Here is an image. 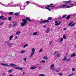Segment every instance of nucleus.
<instances>
[{
  "mask_svg": "<svg viewBox=\"0 0 76 76\" xmlns=\"http://www.w3.org/2000/svg\"><path fill=\"white\" fill-rule=\"evenodd\" d=\"M22 21L23 22H22L21 23V26L23 27L25 25V24L26 23H27V22H28V21L26 19H24L22 20Z\"/></svg>",
  "mask_w": 76,
  "mask_h": 76,
  "instance_id": "nucleus-1",
  "label": "nucleus"
},
{
  "mask_svg": "<svg viewBox=\"0 0 76 76\" xmlns=\"http://www.w3.org/2000/svg\"><path fill=\"white\" fill-rule=\"evenodd\" d=\"M31 51H32V53H31V55L30 56V58H31L32 56H33L34 54V53H35V48H32L31 49Z\"/></svg>",
  "mask_w": 76,
  "mask_h": 76,
  "instance_id": "nucleus-2",
  "label": "nucleus"
},
{
  "mask_svg": "<svg viewBox=\"0 0 76 76\" xmlns=\"http://www.w3.org/2000/svg\"><path fill=\"white\" fill-rule=\"evenodd\" d=\"M72 2H73L72 1L69 0L68 1H64L63 3H64L67 4L68 3H72Z\"/></svg>",
  "mask_w": 76,
  "mask_h": 76,
  "instance_id": "nucleus-3",
  "label": "nucleus"
},
{
  "mask_svg": "<svg viewBox=\"0 0 76 76\" xmlns=\"http://www.w3.org/2000/svg\"><path fill=\"white\" fill-rule=\"evenodd\" d=\"M1 65H2V66H5V67H9L10 66L7 64H3L1 63Z\"/></svg>",
  "mask_w": 76,
  "mask_h": 76,
  "instance_id": "nucleus-4",
  "label": "nucleus"
},
{
  "mask_svg": "<svg viewBox=\"0 0 76 76\" xmlns=\"http://www.w3.org/2000/svg\"><path fill=\"white\" fill-rule=\"evenodd\" d=\"M55 23H56V24H55V25L56 26H57L58 25H60V24L61 23V22H59V23H57V22H58V21H56L55 22Z\"/></svg>",
  "mask_w": 76,
  "mask_h": 76,
  "instance_id": "nucleus-5",
  "label": "nucleus"
},
{
  "mask_svg": "<svg viewBox=\"0 0 76 76\" xmlns=\"http://www.w3.org/2000/svg\"><path fill=\"white\" fill-rule=\"evenodd\" d=\"M49 7H50V6L49 5H48L47 7H45V8H43V9H48L49 11H51V9L50 8H49Z\"/></svg>",
  "mask_w": 76,
  "mask_h": 76,
  "instance_id": "nucleus-6",
  "label": "nucleus"
},
{
  "mask_svg": "<svg viewBox=\"0 0 76 76\" xmlns=\"http://www.w3.org/2000/svg\"><path fill=\"white\" fill-rule=\"evenodd\" d=\"M67 6V5L64 4V5H62L61 6H59V8L61 9V8H63V7H66Z\"/></svg>",
  "mask_w": 76,
  "mask_h": 76,
  "instance_id": "nucleus-7",
  "label": "nucleus"
},
{
  "mask_svg": "<svg viewBox=\"0 0 76 76\" xmlns=\"http://www.w3.org/2000/svg\"><path fill=\"white\" fill-rule=\"evenodd\" d=\"M14 69H18V70H23V68L19 67H14Z\"/></svg>",
  "mask_w": 76,
  "mask_h": 76,
  "instance_id": "nucleus-8",
  "label": "nucleus"
},
{
  "mask_svg": "<svg viewBox=\"0 0 76 76\" xmlns=\"http://www.w3.org/2000/svg\"><path fill=\"white\" fill-rule=\"evenodd\" d=\"M75 56H76L75 53H74L73 54L70 55V57H75Z\"/></svg>",
  "mask_w": 76,
  "mask_h": 76,
  "instance_id": "nucleus-9",
  "label": "nucleus"
},
{
  "mask_svg": "<svg viewBox=\"0 0 76 76\" xmlns=\"http://www.w3.org/2000/svg\"><path fill=\"white\" fill-rule=\"evenodd\" d=\"M54 67V64H52V65L50 66V69H52V70H54L55 69L54 68H53V67Z\"/></svg>",
  "mask_w": 76,
  "mask_h": 76,
  "instance_id": "nucleus-10",
  "label": "nucleus"
},
{
  "mask_svg": "<svg viewBox=\"0 0 76 76\" xmlns=\"http://www.w3.org/2000/svg\"><path fill=\"white\" fill-rule=\"evenodd\" d=\"M10 66H11V67H15V66H16V65L13 64H10Z\"/></svg>",
  "mask_w": 76,
  "mask_h": 76,
  "instance_id": "nucleus-11",
  "label": "nucleus"
},
{
  "mask_svg": "<svg viewBox=\"0 0 76 76\" xmlns=\"http://www.w3.org/2000/svg\"><path fill=\"white\" fill-rule=\"evenodd\" d=\"M20 10H23L25 9V7L23 6H20Z\"/></svg>",
  "mask_w": 76,
  "mask_h": 76,
  "instance_id": "nucleus-12",
  "label": "nucleus"
},
{
  "mask_svg": "<svg viewBox=\"0 0 76 76\" xmlns=\"http://www.w3.org/2000/svg\"><path fill=\"white\" fill-rule=\"evenodd\" d=\"M20 14V12H16L14 14V15L15 16H18Z\"/></svg>",
  "mask_w": 76,
  "mask_h": 76,
  "instance_id": "nucleus-13",
  "label": "nucleus"
},
{
  "mask_svg": "<svg viewBox=\"0 0 76 76\" xmlns=\"http://www.w3.org/2000/svg\"><path fill=\"white\" fill-rule=\"evenodd\" d=\"M36 68L37 67L33 66L30 68V69H31V70H33L34 69H36Z\"/></svg>",
  "mask_w": 76,
  "mask_h": 76,
  "instance_id": "nucleus-14",
  "label": "nucleus"
},
{
  "mask_svg": "<svg viewBox=\"0 0 76 76\" xmlns=\"http://www.w3.org/2000/svg\"><path fill=\"white\" fill-rule=\"evenodd\" d=\"M50 32V29L48 28H47L46 31V33H48Z\"/></svg>",
  "mask_w": 76,
  "mask_h": 76,
  "instance_id": "nucleus-15",
  "label": "nucleus"
},
{
  "mask_svg": "<svg viewBox=\"0 0 76 76\" xmlns=\"http://www.w3.org/2000/svg\"><path fill=\"white\" fill-rule=\"evenodd\" d=\"M70 18V15H69L67 16V17L66 18V19L67 20H69Z\"/></svg>",
  "mask_w": 76,
  "mask_h": 76,
  "instance_id": "nucleus-16",
  "label": "nucleus"
},
{
  "mask_svg": "<svg viewBox=\"0 0 76 76\" xmlns=\"http://www.w3.org/2000/svg\"><path fill=\"white\" fill-rule=\"evenodd\" d=\"M66 58H67V57H66V56H65L64 57V58L62 59V60H63V61H66V60L67 59Z\"/></svg>",
  "mask_w": 76,
  "mask_h": 76,
  "instance_id": "nucleus-17",
  "label": "nucleus"
},
{
  "mask_svg": "<svg viewBox=\"0 0 76 76\" xmlns=\"http://www.w3.org/2000/svg\"><path fill=\"white\" fill-rule=\"evenodd\" d=\"M13 38V36L12 35L10 37L9 40H12V38Z\"/></svg>",
  "mask_w": 76,
  "mask_h": 76,
  "instance_id": "nucleus-18",
  "label": "nucleus"
},
{
  "mask_svg": "<svg viewBox=\"0 0 76 76\" xmlns=\"http://www.w3.org/2000/svg\"><path fill=\"white\" fill-rule=\"evenodd\" d=\"M26 19H27V20H29V21L30 22H31V20H30L29 19V18H28V17H26Z\"/></svg>",
  "mask_w": 76,
  "mask_h": 76,
  "instance_id": "nucleus-19",
  "label": "nucleus"
},
{
  "mask_svg": "<svg viewBox=\"0 0 76 76\" xmlns=\"http://www.w3.org/2000/svg\"><path fill=\"white\" fill-rule=\"evenodd\" d=\"M26 19H27V20H29V21L30 22H31V20H30L29 19V18H28V17H26Z\"/></svg>",
  "mask_w": 76,
  "mask_h": 76,
  "instance_id": "nucleus-20",
  "label": "nucleus"
},
{
  "mask_svg": "<svg viewBox=\"0 0 76 76\" xmlns=\"http://www.w3.org/2000/svg\"><path fill=\"white\" fill-rule=\"evenodd\" d=\"M37 34L38 33H37V32H35L33 33V35L36 36V35H37Z\"/></svg>",
  "mask_w": 76,
  "mask_h": 76,
  "instance_id": "nucleus-21",
  "label": "nucleus"
},
{
  "mask_svg": "<svg viewBox=\"0 0 76 76\" xmlns=\"http://www.w3.org/2000/svg\"><path fill=\"white\" fill-rule=\"evenodd\" d=\"M40 63H45V61L44 60H42L40 62Z\"/></svg>",
  "mask_w": 76,
  "mask_h": 76,
  "instance_id": "nucleus-22",
  "label": "nucleus"
},
{
  "mask_svg": "<svg viewBox=\"0 0 76 76\" xmlns=\"http://www.w3.org/2000/svg\"><path fill=\"white\" fill-rule=\"evenodd\" d=\"M53 18H51V17H48V20H52Z\"/></svg>",
  "mask_w": 76,
  "mask_h": 76,
  "instance_id": "nucleus-23",
  "label": "nucleus"
},
{
  "mask_svg": "<svg viewBox=\"0 0 76 76\" xmlns=\"http://www.w3.org/2000/svg\"><path fill=\"white\" fill-rule=\"evenodd\" d=\"M57 57H59L60 56V54H59V53H57Z\"/></svg>",
  "mask_w": 76,
  "mask_h": 76,
  "instance_id": "nucleus-24",
  "label": "nucleus"
},
{
  "mask_svg": "<svg viewBox=\"0 0 76 76\" xmlns=\"http://www.w3.org/2000/svg\"><path fill=\"white\" fill-rule=\"evenodd\" d=\"M44 23H46V22H47L48 23L49 22V20H45L44 21Z\"/></svg>",
  "mask_w": 76,
  "mask_h": 76,
  "instance_id": "nucleus-25",
  "label": "nucleus"
},
{
  "mask_svg": "<svg viewBox=\"0 0 76 76\" xmlns=\"http://www.w3.org/2000/svg\"><path fill=\"white\" fill-rule=\"evenodd\" d=\"M20 34V31H17L16 33V35H19Z\"/></svg>",
  "mask_w": 76,
  "mask_h": 76,
  "instance_id": "nucleus-26",
  "label": "nucleus"
},
{
  "mask_svg": "<svg viewBox=\"0 0 76 76\" xmlns=\"http://www.w3.org/2000/svg\"><path fill=\"white\" fill-rule=\"evenodd\" d=\"M13 71V69H11L10 70L8 71V72L9 73H10V72H12Z\"/></svg>",
  "mask_w": 76,
  "mask_h": 76,
  "instance_id": "nucleus-27",
  "label": "nucleus"
},
{
  "mask_svg": "<svg viewBox=\"0 0 76 76\" xmlns=\"http://www.w3.org/2000/svg\"><path fill=\"white\" fill-rule=\"evenodd\" d=\"M14 13V12H11L9 13L10 15H13Z\"/></svg>",
  "mask_w": 76,
  "mask_h": 76,
  "instance_id": "nucleus-28",
  "label": "nucleus"
},
{
  "mask_svg": "<svg viewBox=\"0 0 76 76\" xmlns=\"http://www.w3.org/2000/svg\"><path fill=\"white\" fill-rule=\"evenodd\" d=\"M8 19L9 20H12V17H9L8 18Z\"/></svg>",
  "mask_w": 76,
  "mask_h": 76,
  "instance_id": "nucleus-29",
  "label": "nucleus"
},
{
  "mask_svg": "<svg viewBox=\"0 0 76 76\" xmlns=\"http://www.w3.org/2000/svg\"><path fill=\"white\" fill-rule=\"evenodd\" d=\"M28 45L26 44L23 47V48H25L26 47H28Z\"/></svg>",
  "mask_w": 76,
  "mask_h": 76,
  "instance_id": "nucleus-30",
  "label": "nucleus"
},
{
  "mask_svg": "<svg viewBox=\"0 0 76 76\" xmlns=\"http://www.w3.org/2000/svg\"><path fill=\"white\" fill-rule=\"evenodd\" d=\"M25 52V50H22L20 52V53H21V54H23V53H24Z\"/></svg>",
  "mask_w": 76,
  "mask_h": 76,
  "instance_id": "nucleus-31",
  "label": "nucleus"
},
{
  "mask_svg": "<svg viewBox=\"0 0 76 76\" xmlns=\"http://www.w3.org/2000/svg\"><path fill=\"white\" fill-rule=\"evenodd\" d=\"M43 58L45 59V60H48V58H47V57L44 56Z\"/></svg>",
  "mask_w": 76,
  "mask_h": 76,
  "instance_id": "nucleus-32",
  "label": "nucleus"
},
{
  "mask_svg": "<svg viewBox=\"0 0 76 76\" xmlns=\"http://www.w3.org/2000/svg\"><path fill=\"white\" fill-rule=\"evenodd\" d=\"M63 41V39L62 38H60V42H62Z\"/></svg>",
  "mask_w": 76,
  "mask_h": 76,
  "instance_id": "nucleus-33",
  "label": "nucleus"
},
{
  "mask_svg": "<svg viewBox=\"0 0 76 76\" xmlns=\"http://www.w3.org/2000/svg\"><path fill=\"white\" fill-rule=\"evenodd\" d=\"M58 75H59L60 76H63V74H62V73H58Z\"/></svg>",
  "mask_w": 76,
  "mask_h": 76,
  "instance_id": "nucleus-34",
  "label": "nucleus"
},
{
  "mask_svg": "<svg viewBox=\"0 0 76 76\" xmlns=\"http://www.w3.org/2000/svg\"><path fill=\"white\" fill-rule=\"evenodd\" d=\"M70 60H71V58H68L66 60V61H70Z\"/></svg>",
  "mask_w": 76,
  "mask_h": 76,
  "instance_id": "nucleus-35",
  "label": "nucleus"
},
{
  "mask_svg": "<svg viewBox=\"0 0 76 76\" xmlns=\"http://www.w3.org/2000/svg\"><path fill=\"white\" fill-rule=\"evenodd\" d=\"M73 7V6H67V7H66V8H69V7Z\"/></svg>",
  "mask_w": 76,
  "mask_h": 76,
  "instance_id": "nucleus-36",
  "label": "nucleus"
},
{
  "mask_svg": "<svg viewBox=\"0 0 76 76\" xmlns=\"http://www.w3.org/2000/svg\"><path fill=\"white\" fill-rule=\"evenodd\" d=\"M73 24V22H70L68 24V26H70L72 25V24Z\"/></svg>",
  "mask_w": 76,
  "mask_h": 76,
  "instance_id": "nucleus-37",
  "label": "nucleus"
},
{
  "mask_svg": "<svg viewBox=\"0 0 76 76\" xmlns=\"http://www.w3.org/2000/svg\"><path fill=\"white\" fill-rule=\"evenodd\" d=\"M0 18L1 19H3V18H4V16H1V15L0 16Z\"/></svg>",
  "mask_w": 76,
  "mask_h": 76,
  "instance_id": "nucleus-38",
  "label": "nucleus"
},
{
  "mask_svg": "<svg viewBox=\"0 0 76 76\" xmlns=\"http://www.w3.org/2000/svg\"><path fill=\"white\" fill-rule=\"evenodd\" d=\"M17 25H18V23H15L12 26H17Z\"/></svg>",
  "mask_w": 76,
  "mask_h": 76,
  "instance_id": "nucleus-39",
  "label": "nucleus"
},
{
  "mask_svg": "<svg viewBox=\"0 0 76 76\" xmlns=\"http://www.w3.org/2000/svg\"><path fill=\"white\" fill-rule=\"evenodd\" d=\"M74 75H75L74 73H72L71 74L69 75L68 76H73Z\"/></svg>",
  "mask_w": 76,
  "mask_h": 76,
  "instance_id": "nucleus-40",
  "label": "nucleus"
},
{
  "mask_svg": "<svg viewBox=\"0 0 76 76\" xmlns=\"http://www.w3.org/2000/svg\"><path fill=\"white\" fill-rule=\"evenodd\" d=\"M63 38L64 39H66V36H65V35H64L63 36Z\"/></svg>",
  "mask_w": 76,
  "mask_h": 76,
  "instance_id": "nucleus-41",
  "label": "nucleus"
},
{
  "mask_svg": "<svg viewBox=\"0 0 76 76\" xmlns=\"http://www.w3.org/2000/svg\"><path fill=\"white\" fill-rule=\"evenodd\" d=\"M75 23H73V24H72V25L71 26L72 27V26H75Z\"/></svg>",
  "mask_w": 76,
  "mask_h": 76,
  "instance_id": "nucleus-42",
  "label": "nucleus"
},
{
  "mask_svg": "<svg viewBox=\"0 0 76 76\" xmlns=\"http://www.w3.org/2000/svg\"><path fill=\"white\" fill-rule=\"evenodd\" d=\"M39 76H45V75H44L41 74L40 75H39Z\"/></svg>",
  "mask_w": 76,
  "mask_h": 76,
  "instance_id": "nucleus-43",
  "label": "nucleus"
},
{
  "mask_svg": "<svg viewBox=\"0 0 76 76\" xmlns=\"http://www.w3.org/2000/svg\"><path fill=\"white\" fill-rule=\"evenodd\" d=\"M42 51V49H41L39 50V53L41 52Z\"/></svg>",
  "mask_w": 76,
  "mask_h": 76,
  "instance_id": "nucleus-44",
  "label": "nucleus"
},
{
  "mask_svg": "<svg viewBox=\"0 0 76 76\" xmlns=\"http://www.w3.org/2000/svg\"><path fill=\"white\" fill-rule=\"evenodd\" d=\"M44 21H42L40 23V24H42V23H44Z\"/></svg>",
  "mask_w": 76,
  "mask_h": 76,
  "instance_id": "nucleus-45",
  "label": "nucleus"
},
{
  "mask_svg": "<svg viewBox=\"0 0 76 76\" xmlns=\"http://www.w3.org/2000/svg\"><path fill=\"white\" fill-rule=\"evenodd\" d=\"M7 20V18H3L2 19V20Z\"/></svg>",
  "mask_w": 76,
  "mask_h": 76,
  "instance_id": "nucleus-46",
  "label": "nucleus"
},
{
  "mask_svg": "<svg viewBox=\"0 0 76 76\" xmlns=\"http://www.w3.org/2000/svg\"><path fill=\"white\" fill-rule=\"evenodd\" d=\"M70 5L71 6H75V5H73V4H70Z\"/></svg>",
  "mask_w": 76,
  "mask_h": 76,
  "instance_id": "nucleus-47",
  "label": "nucleus"
},
{
  "mask_svg": "<svg viewBox=\"0 0 76 76\" xmlns=\"http://www.w3.org/2000/svg\"><path fill=\"white\" fill-rule=\"evenodd\" d=\"M66 16V15H64L62 17L63 18H65Z\"/></svg>",
  "mask_w": 76,
  "mask_h": 76,
  "instance_id": "nucleus-48",
  "label": "nucleus"
},
{
  "mask_svg": "<svg viewBox=\"0 0 76 76\" xmlns=\"http://www.w3.org/2000/svg\"><path fill=\"white\" fill-rule=\"evenodd\" d=\"M26 3H27V4H29V1H27L26 2Z\"/></svg>",
  "mask_w": 76,
  "mask_h": 76,
  "instance_id": "nucleus-49",
  "label": "nucleus"
},
{
  "mask_svg": "<svg viewBox=\"0 0 76 76\" xmlns=\"http://www.w3.org/2000/svg\"><path fill=\"white\" fill-rule=\"evenodd\" d=\"M0 4H1V5H2V6H5V5H4V4H1V2H0Z\"/></svg>",
  "mask_w": 76,
  "mask_h": 76,
  "instance_id": "nucleus-50",
  "label": "nucleus"
},
{
  "mask_svg": "<svg viewBox=\"0 0 76 76\" xmlns=\"http://www.w3.org/2000/svg\"><path fill=\"white\" fill-rule=\"evenodd\" d=\"M53 42V41H51V42H50L49 43V44H52V42Z\"/></svg>",
  "mask_w": 76,
  "mask_h": 76,
  "instance_id": "nucleus-51",
  "label": "nucleus"
},
{
  "mask_svg": "<svg viewBox=\"0 0 76 76\" xmlns=\"http://www.w3.org/2000/svg\"><path fill=\"white\" fill-rule=\"evenodd\" d=\"M23 60H24L25 61H26V58H23Z\"/></svg>",
  "mask_w": 76,
  "mask_h": 76,
  "instance_id": "nucleus-52",
  "label": "nucleus"
},
{
  "mask_svg": "<svg viewBox=\"0 0 76 76\" xmlns=\"http://www.w3.org/2000/svg\"><path fill=\"white\" fill-rule=\"evenodd\" d=\"M56 9H60V7L59 6H58V7H56Z\"/></svg>",
  "mask_w": 76,
  "mask_h": 76,
  "instance_id": "nucleus-53",
  "label": "nucleus"
},
{
  "mask_svg": "<svg viewBox=\"0 0 76 76\" xmlns=\"http://www.w3.org/2000/svg\"><path fill=\"white\" fill-rule=\"evenodd\" d=\"M72 70L74 72L75 71V68H72Z\"/></svg>",
  "mask_w": 76,
  "mask_h": 76,
  "instance_id": "nucleus-54",
  "label": "nucleus"
},
{
  "mask_svg": "<svg viewBox=\"0 0 76 76\" xmlns=\"http://www.w3.org/2000/svg\"><path fill=\"white\" fill-rule=\"evenodd\" d=\"M10 56L11 57H12V58H13V56H12V54L10 55Z\"/></svg>",
  "mask_w": 76,
  "mask_h": 76,
  "instance_id": "nucleus-55",
  "label": "nucleus"
},
{
  "mask_svg": "<svg viewBox=\"0 0 76 76\" xmlns=\"http://www.w3.org/2000/svg\"><path fill=\"white\" fill-rule=\"evenodd\" d=\"M3 22H1V24H0V25H3Z\"/></svg>",
  "mask_w": 76,
  "mask_h": 76,
  "instance_id": "nucleus-56",
  "label": "nucleus"
},
{
  "mask_svg": "<svg viewBox=\"0 0 76 76\" xmlns=\"http://www.w3.org/2000/svg\"><path fill=\"white\" fill-rule=\"evenodd\" d=\"M12 44V43L10 44L9 45H8V46H10Z\"/></svg>",
  "mask_w": 76,
  "mask_h": 76,
  "instance_id": "nucleus-57",
  "label": "nucleus"
},
{
  "mask_svg": "<svg viewBox=\"0 0 76 76\" xmlns=\"http://www.w3.org/2000/svg\"><path fill=\"white\" fill-rule=\"evenodd\" d=\"M55 7V5L53 6H51L50 7L51 8L52 7Z\"/></svg>",
  "mask_w": 76,
  "mask_h": 76,
  "instance_id": "nucleus-58",
  "label": "nucleus"
},
{
  "mask_svg": "<svg viewBox=\"0 0 76 76\" xmlns=\"http://www.w3.org/2000/svg\"><path fill=\"white\" fill-rule=\"evenodd\" d=\"M57 53V51H56L54 52V53H53V55H54L56 54V53Z\"/></svg>",
  "mask_w": 76,
  "mask_h": 76,
  "instance_id": "nucleus-59",
  "label": "nucleus"
},
{
  "mask_svg": "<svg viewBox=\"0 0 76 76\" xmlns=\"http://www.w3.org/2000/svg\"><path fill=\"white\" fill-rule=\"evenodd\" d=\"M8 44H7V45H9V44H10V42H8Z\"/></svg>",
  "mask_w": 76,
  "mask_h": 76,
  "instance_id": "nucleus-60",
  "label": "nucleus"
},
{
  "mask_svg": "<svg viewBox=\"0 0 76 76\" xmlns=\"http://www.w3.org/2000/svg\"><path fill=\"white\" fill-rule=\"evenodd\" d=\"M9 76H14L12 75V74H10V75Z\"/></svg>",
  "mask_w": 76,
  "mask_h": 76,
  "instance_id": "nucleus-61",
  "label": "nucleus"
},
{
  "mask_svg": "<svg viewBox=\"0 0 76 76\" xmlns=\"http://www.w3.org/2000/svg\"><path fill=\"white\" fill-rule=\"evenodd\" d=\"M12 26V24H10L9 26V27H10V26Z\"/></svg>",
  "mask_w": 76,
  "mask_h": 76,
  "instance_id": "nucleus-62",
  "label": "nucleus"
},
{
  "mask_svg": "<svg viewBox=\"0 0 76 76\" xmlns=\"http://www.w3.org/2000/svg\"><path fill=\"white\" fill-rule=\"evenodd\" d=\"M53 4L52 3L51 4H50V6H53Z\"/></svg>",
  "mask_w": 76,
  "mask_h": 76,
  "instance_id": "nucleus-63",
  "label": "nucleus"
},
{
  "mask_svg": "<svg viewBox=\"0 0 76 76\" xmlns=\"http://www.w3.org/2000/svg\"><path fill=\"white\" fill-rule=\"evenodd\" d=\"M64 31L65 30H66V28H64Z\"/></svg>",
  "mask_w": 76,
  "mask_h": 76,
  "instance_id": "nucleus-64",
  "label": "nucleus"
}]
</instances>
